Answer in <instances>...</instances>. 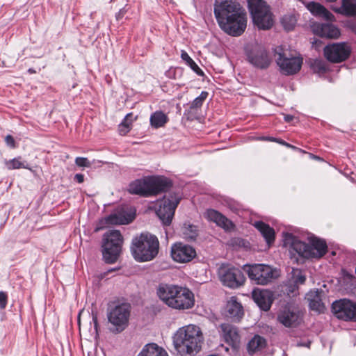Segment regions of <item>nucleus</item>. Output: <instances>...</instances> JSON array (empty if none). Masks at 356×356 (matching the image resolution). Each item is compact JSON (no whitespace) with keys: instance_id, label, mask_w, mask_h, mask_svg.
Here are the masks:
<instances>
[{"instance_id":"10","label":"nucleus","mask_w":356,"mask_h":356,"mask_svg":"<svg viewBox=\"0 0 356 356\" xmlns=\"http://www.w3.org/2000/svg\"><path fill=\"white\" fill-rule=\"evenodd\" d=\"M275 56L276 62L282 74L291 75L300 71L302 64V58L292 55L282 47H277L275 49Z\"/></svg>"},{"instance_id":"25","label":"nucleus","mask_w":356,"mask_h":356,"mask_svg":"<svg viewBox=\"0 0 356 356\" xmlns=\"http://www.w3.org/2000/svg\"><path fill=\"white\" fill-rule=\"evenodd\" d=\"M134 218L131 214L127 213L124 210H120L107 216L105 220L108 225H126L131 222Z\"/></svg>"},{"instance_id":"9","label":"nucleus","mask_w":356,"mask_h":356,"mask_svg":"<svg viewBox=\"0 0 356 356\" xmlns=\"http://www.w3.org/2000/svg\"><path fill=\"white\" fill-rule=\"evenodd\" d=\"M243 270L252 282L260 285L268 284L278 275L275 268L263 264H245Z\"/></svg>"},{"instance_id":"2","label":"nucleus","mask_w":356,"mask_h":356,"mask_svg":"<svg viewBox=\"0 0 356 356\" xmlns=\"http://www.w3.org/2000/svg\"><path fill=\"white\" fill-rule=\"evenodd\" d=\"M172 339L174 348L180 356L197 353L204 341L201 329L193 324L179 328Z\"/></svg>"},{"instance_id":"51","label":"nucleus","mask_w":356,"mask_h":356,"mask_svg":"<svg viewBox=\"0 0 356 356\" xmlns=\"http://www.w3.org/2000/svg\"><path fill=\"white\" fill-rule=\"evenodd\" d=\"M29 72H33L34 71H33V70H31L30 69V70H29Z\"/></svg>"},{"instance_id":"49","label":"nucleus","mask_w":356,"mask_h":356,"mask_svg":"<svg viewBox=\"0 0 356 356\" xmlns=\"http://www.w3.org/2000/svg\"><path fill=\"white\" fill-rule=\"evenodd\" d=\"M280 143L281 144H283V145H284L287 146V147H292V148H295V147L292 146V145H290V144L286 143V142L280 141Z\"/></svg>"},{"instance_id":"40","label":"nucleus","mask_w":356,"mask_h":356,"mask_svg":"<svg viewBox=\"0 0 356 356\" xmlns=\"http://www.w3.org/2000/svg\"><path fill=\"white\" fill-rule=\"evenodd\" d=\"M75 163L81 168H90L92 165V163L85 157H76Z\"/></svg>"},{"instance_id":"11","label":"nucleus","mask_w":356,"mask_h":356,"mask_svg":"<svg viewBox=\"0 0 356 356\" xmlns=\"http://www.w3.org/2000/svg\"><path fill=\"white\" fill-rule=\"evenodd\" d=\"M214 15L219 26L227 27V20L232 16L238 17V13L243 10L241 5L232 0H215Z\"/></svg>"},{"instance_id":"38","label":"nucleus","mask_w":356,"mask_h":356,"mask_svg":"<svg viewBox=\"0 0 356 356\" xmlns=\"http://www.w3.org/2000/svg\"><path fill=\"white\" fill-rule=\"evenodd\" d=\"M208 96V92L206 91H202L200 96L196 97L191 104L190 108L191 109L199 108L202 106L203 102L207 99Z\"/></svg>"},{"instance_id":"16","label":"nucleus","mask_w":356,"mask_h":356,"mask_svg":"<svg viewBox=\"0 0 356 356\" xmlns=\"http://www.w3.org/2000/svg\"><path fill=\"white\" fill-rule=\"evenodd\" d=\"M232 16L227 20V27L220 26L226 33L231 36L237 37L241 35L247 26L246 13L244 9L238 13V15Z\"/></svg>"},{"instance_id":"13","label":"nucleus","mask_w":356,"mask_h":356,"mask_svg":"<svg viewBox=\"0 0 356 356\" xmlns=\"http://www.w3.org/2000/svg\"><path fill=\"white\" fill-rule=\"evenodd\" d=\"M179 200V197L172 195L170 197H164L158 202L159 208L156 213L164 225H169L171 223Z\"/></svg>"},{"instance_id":"28","label":"nucleus","mask_w":356,"mask_h":356,"mask_svg":"<svg viewBox=\"0 0 356 356\" xmlns=\"http://www.w3.org/2000/svg\"><path fill=\"white\" fill-rule=\"evenodd\" d=\"M138 356H168L167 352L156 343L145 345Z\"/></svg>"},{"instance_id":"3","label":"nucleus","mask_w":356,"mask_h":356,"mask_svg":"<svg viewBox=\"0 0 356 356\" xmlns=\"http://www.w3.org/2000/svg\"><path fill=\"white\" fill-rule=\"evenodd\" d=\"M171 184L170 180L164 177H145L130 183L128 191L131 194L148 197L165 191Z\"/></svg>"},{"instance_id":"36","label":"nucleus","mask_w":356,"mask_h":356,"mask_svg":"<svg viewBox=\"0 0 356 356\" xmlns=\"http://www.w3.org/2000/svg\"><path fill=\"white\" fill-rule=\"evenodd\" d=\"M296 18L292 15H284L281 20L282 24L286 31L292 30L296 24Z\"/></svg>"},{"instance_id":"35","label":"nucleus","mask_w":356,"mask_h":356,"mask_svg":"<svg viewBox=\"0 0 356 356\" xmlns=\"http://www.w3.org/2000/svg\"><path fill=\"white\" fill-rule=\"evenodd\" d=\"M305 276L302 272L298 268H293L291 271V282H292L295 286L298 284H302L305 282Z\"/></svg>"},{"instance_id":"14","label":"nucleus","mask_w":356,"mask_h":356,"mask_svg":"<svg viewBox=\"0 0 356 356\" xmlns=\"http://www.w3.org/2000/svg\"><path fill=\"white\" fill-rule=\"evenodd\" d=\"M332 309L337 318L356 322V302L348 299H341L332 303Z\"/></svg>"},{"instance_id":"34","label":"nucleus","mask_w":356,"mask_h":356,"mask_svg":"<svg viewBox=\"0 0 356 356\" xmlns=\"http://www.w3.org/2000/svg\"><path fill=\"white\" fill-rule=\"evenodd\" d=\"M181 58L183 60L186 62V63L194 71L197 75L202 76L204 75V72L202 70L198 67V65L194 62V60L189 56L188 53L182 50L181 51Z\"/></svg>"},{"instance_id":"23","label":"nucleus","mask_w":356,"mask_h":356,"mask_svg":"<svg viewBox=\"0 0 356 356\" xmlns=\"http://www.w3.org/2000/svg\"><path fill=\"white\" fill-rule=\"evenodd\" d=\"M227 316L232 321H239L243 316V307L235 297H232L226 306Z\"/></svg>"},{"instance_id":"31","label":"nucleus","mask_w":356,"mask_h":356,"mask_svg":"<svg viewBox=\"0 0 356 356\" xmlns=\"http://www.w3.org/2000/svg\"><path fill=\"white\" fill-rule=\"evenodd\" d=\"M168 122V117L162 111H156L150 116V124L154 128L162 127Z\"/></svg>"},{"instance_id":"21","label":"nucleus","mask_w":356,"mask_h":356,"mask_svg":"<svg viewBox=\"0 0 356 356\" xmlns=\"http://www.w3.org/2000/svg\"><path fill=\"white\" fill-rule=\"evenodd\" d=\"M204 216L209 221L214 222L216 225L223 228L225 230L229 231L234 227V225L231 220L215 209H207L204 213Z\"/></svg>"},{"instance_id":"4","label":"nucleus","mask_w":356,"mask_h":356,"mask_svg":"<svg viewBox=\"0 0 356 356\" xmlns=\"http://www.w3.org/2000/svg\"><path fill=\"white\" fill-rule=\"evenodd\" d=\"M310 245L300 241L291 234H287L284 238L285 245H289L291 250L304 258H321L327 252L325 241L311 237Z\"/></svg>"},{"instance_id":"45","label":"nucleus","mask_w":356,"mask_h":356,"mask_svg":"<svg viewBox=\"0 0 356 356\" xmlns=\"http://www.w3.org/2000/svg\"><path fill=\"white\" fill-rule=\"evenodd\" d=\"M74 179L79 183H82L84 180V176L82 174H76Z\"/></svg>"},{"instance_id":"29","label":"nucleus","mask_w":356,"mask_h":356,"mask_svg":"<svg viewBox=\"0 0 356 356\" xmlns=\"http://www.w3.org/2000/svg\"><path fill=\"white\" fill-rule=\"evenodd\" d=\"M307 299L309 302V307L312 310L322 312L325 309L320 294L318 291H310L307 294Z\"/></svg>"},{"instance_id":"39","label":"nucleus","mask_w":356,"mask_h":356,"mask_svg":"<svg viewBox=\"0 0 356 356\" xmlns=\"http://www.w3.org/2000/svg\"><path fill=\"white\" fill-rule=\"evenodd\" d=\"M312 67L314 72L318 74H323L327 70L325 63L321 60H314L312 63Z\"/></svg>"},{"instance_id":"33","label":"nucleus","mask_w":356,"mask_h":356,"mask_svg":"<svg viewBox=\"0 0 356 356\" xmlns=\"http://www.w3.org/2000/svg\"><path fill=\"white\" fill-rule=\"evenodd\" d=\"M181 234L183 238L186 240H195L198 235L197 227L193 225L185 223L181 227Z\"/></svg>"},{"instance_id":"42","label":"nucleus","mask_w":356,"mask_h":356,"mask_svg":"<svg viewBox=\"0 0 356 356\" xmlns=\"http://www.w3.org/2000/svg\"><path fill=\"white\" fill-rule=\"evenodd\" d=\"M134 121L132 113L127 114L124 120L120 123L122 124H124V126L129 127V130L131 129V123Z\"/></svg>"},{"instance_id":"8","label":"nucleus","mask_w":356,"mask_h":356,"mask_svg":"<svg viewBox=\"0 0 356 356\" xmlns=\"http://www.w3.org/2000/svg\"><path fill=\"white\" fill-rule=\"evenodd\" d=\"M131 307L129 303H118L107 311V318L113 326V331L121 332L129 325Z\"/></svg>"},{"instance_id":"46","label":"nucleus","mask_w":356,"mask_h":356,"mask_svg":"<svg viewBox=\"0 0 356 356\" xmlns=\"http://www.w3.org/2000/svg\"><path fill=\"white\" fill-rule=\"evenodd\" d=\"M92 321L94 323L95 328V330H97V325H98L97 317V315L95 314L93 312L92 313Z\"/></svg>"},{"instance_id":"15","label":"nucleus","mask_w":356,"mask_h":356,"mask_svg":"<svg viewBox=\"0 0 356 356\" xmlns=\"http://www.w3.org/2000/svg\"><path fill=\"white\" fill-rule=\"evenodd\" d=\"M248 61L259 68H266L270 64V59L264 47L257 43L249 44L246 47Z\"/></svg>"},{"instance_id":"30","label":"nucleus","mask_w":356,"mask_h":356,"mask_svg":"<svg viewBox=\"0 0 356 356\" xmlns=\"http://www.w3.org/2000/svg\"><path fill=\"white\" fill-rule=\"evenodd\" d=\"M334 10L346 16H355L356 15V0H342L341 6Z\"/></svg>"},{"instance_id":"27","label":"nucleus","mask_w":356,"mask_h":356,"mask_svg":"<svg viewBox=\"0 0 356 356\" xmlns=\"http://www.w3.org/2000/svg\"><path fill=\"white\" fill-rule=\"evenodd\" d=\"M307 7L308 10L314 15L322 17L328 21H332L334 19L333 15L330 13L324 6L318 3L311 2L308 3Z\"/></svg>"},{"instance_id":"32","label":"nucleus","mask_w":356,"mask_h":356,"mask_svg":"<svg viewBox=\"0 0 356 356\" xmlns=\"http://www.w3.org/2000/svg\"><path fill=\"white\" fill-rule=\"evenodd\" d=\"M266 345V340L259 336H254L248 344V350L250 353L252 354L257 351L261 350Z\"/></svg>"},{"instance_id":"37","label":"nucleus","mask_w":356,"mask_h":356,"mask_svg":"<svg viewBox=\"0 0 356 356\" xmlns=\"http://www.w3.org/2000/svg\"><path fill=\"white\" fill-rule=\"evenodd\" d=\"M3 163H4L6 168L8 170L19 169L22 165V163L21 161L20 157L15 158L13 159H10V160L5 159Z\"/></svg>"},{"instance_id":"50","label":"nucleus","mask_w":356,"mask_h":356,"mask_svg":"<svg viewBox=\"0 0 356 356\" xmlns=\"http://www.w3.org/2000/svg\"><path fill=\"white\" fill-rule=\"evenodd\" d=\"M289 291H290V292H293V291H294V289H289Z\"/></svg>"},{"instance_id":"18","label":"nucleus","mask_w":356,"mask_h":356,"mask_svg":"<svg viewBox=\"0 0 356 356\" xmlns=\"http://www.w3.org/2000/svg\"><path fill=\"white\" fill-rule=\"evenodd\" d=\"M350 54V49L346 43H334L324 48L325 58L332 63L345 60Z\"/></svg>"},{"instance_id":"44","label":"nucleus","mask_w":356,"mask_h":356,"mask_svg":"<svg viewBox=\"0 0 356 356\" xmlns=\"http://www.w3.org/2000/svg\"><path fill=\"white\" fill-rule=\"evenodd\" d=\"M129 127L124 126V124H120L119 132L121 135H125L129 131Z\"/></svg>"},{"instance_id":"22","label":"nucleus","mask_w":356,"mask_h":356,"mask_svg":"<svg viewBox=\"0 0 356 356\" xmlns=\"http://www.w3.org/2000/svg\"><path fill=\"white\" fill-rule=\"evenodd\" d=\"M252 296L257 305L264 311L270 309L273 301V295L271 291L265 289H254Z\"/></svg>"},{"instance_id":"19","label":"nucleus","mask_w":356,"mask_h":356,"mask_svg":"<svg viewBox=\"0 0 356 356\" xmlns=\"http://www.w3.org/2000/svg\"><path fill=\"white\" fill-rule=\"evenodd\" d=\"M195 256V250L189 245L176 243L171 247V257L177 262L187 263L191 261Z\"/></svg>"},{"instance_id":"41","label":"nucleus","mask_w":356,"mask_h":356,"mask_svg":"<svg viewBox=\"0 0 356 356\" xmlns=\"http://www.w3.org/2000/svg\"><path fill=\"white\" fill-rule=\"evenodd\" d=\"M4 140L6 145L10 148H15L18 145L16 140L11 135H7Z\"/></svg>"},{"instance_id":"47","label":"nucleus","mask_w":356,"mask_h":356,"mask_svg":"<svg viewBox=\"0 0 356 356\" xmlns=\"http://www.w3.org/2000/svg\"><path fill=\"white\" fill-rule=\"evenodd\" d=\"M284 118L286 122H290L293 120L294 117L291 115H284Z\"/></svg>"},{"instance_id":"20","label":"nucleus","mask_w":356,"mask_h":356,"mask_svg":"<svg viewBox=\"0 0 356 356\" xmlns=\"http://www.w3.org/2000/svg\"><path fill=\"white\" fill-rule=\"evenodd\" d=\"M312 28L314 33L321 37L337 39L340 35L339 29L330 23H314Z\"/></svg>"},{"instance_id":"6","label":"nucleus","mask_w":356,"mask_h":356,"mask_svg":"<svg viewBox=\"0 0 356 356\" xmlns=\"http://www.w3.org/2000/svg\"><path fill=\"white\" fill-rule=\"evenodd\" d=\"M123 237L118 230H109L104 233L102 240V255L108 264L115 263L122 252Z\"/></svg>"},{"instance_id":"17","label":"nucleus","mask_w":356,"mask_h":356,"mask_svg":"<svg viewBox=\"0 0 356 356\" xmlns=\"http://www.w3.org/2000/svg\"><path fill=\"white\" fill-rule=\"evenodd\" d=\"M277 319L284 326L293 327L300 323L301 314L294 306L287 305L279 311Z\"/></svg>"},{"instance_id":"43","label":"nucleus","mask_w":356,"mask_h":356,"mask_svg":"<svg viewBox=\"0 0 356 356\" xmlns=\"http://www.w3.org/2000/svg\"><path fill=\"white\" fill-rule=\"evenodd\" d=\"M7 295L5 292L0 291V309H5L7 305Z\"/></svg>"},{"instance_id":"5","label":"nucleus","mask_w":356,"mask_h":356,"mask_svg":"<svg viewBox=\"0 0 356 356\" xmlns=\"http://www.w3.org/2000/svg\"><path fill=\"white\" fill-rule=\"evenodd\" d=\"M159 241L150 234H141L132 241L131 251L134 258L140 262L153 259L158 254Z\"/></svg>"},{"instance_id":"26","label":"nucleus","mask_w":356,"mask_h":356,"mask_svg":"<svg viewBox=\"0 0 356 356\" xmlns=\"http://www.w3.org/2000/svg\"><path fill=\"white\" fill-rule=\"evenodd\" d=\"M254 226L259 231L268 245L274 242L275 231L268 225L262 221H257L254 223Z\"/></svg>"},{"instance_id":"48","label":"nucleus","mask_w":356,"mask_h":356,"mask_svg":"<svg viewBox=\"0 0 356 356\" xmlns=\"http://www.w3.org/2000/svg\"><path fill=\"white\" fill-rule=\"evenodd\" d=\"M350 29H351V31L355 33L356 34V24H351L350 25Z\"/></svg>"},{"instance_id":"1","label":"nucleus","mask_w":356,"mask_h":356,"mask_svg":"<svg viewBox=\"0 0 356 356\" xmlns=\"http://www.w3.org/2000/svg\"><path fill=\"white\" fill-rule=\"evenodd\" d=\"M156 294L163 303L174 309H189L195 305L194 294L186 287L161 284L157 287Z\"/></svg>"},{"instance_id":"12","label":"nucleus","mask_w":356,"mask_h":356,"mask_svg":"<svg viewBox=\"0 0 356 356\" xmlns=\"http://www.w3.org/2000/svg\"><path fill=\"white\" fill-rule=\"evenodd\" d=\"M218 274L222 283L232 289L238 288L245 281L243 272L234 267L222 266L219 269Z\"/></svg>"},{"instance_id":"24","label":"nucleus","mask_w":356,"mask_h":356,"mask_svg":"<svg viewBox=\"0 0 356 356\" xmlns=\"http://www.w3.org/2000/svg\"><path fill=\"white\" fill-rule=\"evenodd\" d=\"M222 337L225 341L232 346L237 345L240 341V335L237 328L229 323H223L220 326Z\"/></svg>"},{"instance_id":"7","label":"nucleus","mask_w":356,"mask_h":356,"mask_svg":"<svg viewBox=\"0 0 356 356\" xmlns=\"http://www.w3.org/2000/svg\"><path fill=\"white\" fill-rule=\"evenodd\" d=\"M249 7L254 24L259 29L267 30L273 24L270 7L263 0H249Z\"/></svg>"}]
</instances>
